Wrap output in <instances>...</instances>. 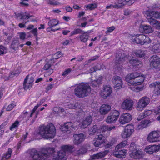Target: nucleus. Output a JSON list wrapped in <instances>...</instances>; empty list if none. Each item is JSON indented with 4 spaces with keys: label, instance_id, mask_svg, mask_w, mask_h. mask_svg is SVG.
Here are the masks:
<instances>
[{
    "label": "nucleus",
    "instance_id": "f257e3e1",
    "mask_svg": "<svg viewBox=\"0 0 160 160\" xmlns=\"http://www.w3.org/2000/svg\"><path fill=\"white\" fill-rule=\"evenodd\" d=\"M73 146L64 145L61 147V149L58 152L54 148L45 147L42 148L39 152L35 149L31 152V155L37 160H46L50 157L52 158L53 160H66L67 158V154L73 152Z\"/></svg>",
    "mask_w": 160,
    "mask_h": 160
},
{
    "label": "nucleus",
    "instance_id": "f03ea898",
    "mask_svg": "<svg viewBox=\"0 0 160 160\" xmlns=\"http://www.w3.org/2000/svg\"><path fill=\"white\" fill-rule=\"evenodd\" d=\"M38 134L43 138L48 139L54 137L56 133V129L55 126L51 123L47 125H42L39 127Z\"/></svg>",
    "mask_w": 160,
    "mask_h": 160
},
{
    "label": "nucleus",
    "instance_id": "7ed1b4c3",
    "mask_svg": "<svg viewBox=\"0 0 160 160\" xmlns=\"http://www.w3.org/2000/svg\"><path fill=\"white\" fill-rule=\"evenodd\" d=\"M145 78L144 75L136 72L129 73L125 77V80L128 83L133 85H141Z\"/></svg>",
    "mask_w": 160,
    "mask_h": 160
},
{
    "label": "nucleus",
    "instance_id": "20e7f679",
    "mask_svg": "<svg viewBox=\"0 0 160 160\" xmlns=\"http://www.w3.org/2000/svg\"><path fill=\"white\" fill-rule=\"evenodd\" d=\"M125 57L124 53H123L122 54L121 52L120 53L118 52L116 57V63L120 64L125 60L126 62L129 61V63L133 67V69L135 71H137L142 67V64L140 61L136 59H131L130 60L128 57Z\"/></svg>",
    "mask_w": 160,
    "mask_h": 160
},
{
    "label": "nucleus",
    "instance_id": "39448f33",
    "mask_svg": "<svg viewBox=\"0 0 160 160\" xmlns=\"http://www.w3.org/2000/svg\"><path fill=\"white\" fill-rule=\"evenodd\" d=\"M91 91V88L88 84L82 82L75 88L74 92L77 97L81 98L88 95Z\"/></svg>",
    "mask_w": 160,
    "mask_h": 160
},
{
    "label": "nucleus",
    "instance_id": "423d86ee",
    "mask_svg": "<svg viewBox=\"0 0 160 160\" xmlns=\"http://www.w3.org/2000/svg\"><path fill=\"white\" fill-rule=\"evenodd\" d=\"M138 146L134 142H132L129 148V156L133 159L139 160L143 158L144 154L141 149H138Z\"/></svg>",
    "mask_w": 160,
    "mask_h": 160
},
{
    "label": "nucleus",
    "instance_id": "0eeeda50",
    "mask_svg": "<svg viewBox=\"0 0 160 160\" xmlns=\"http://www.w3.org/2000/svg\"><path fill=\"white\" fill-rule=\"evenodd\" d=\"M129 38L133 42L142 45L148 44L150 41L148 37L142 34H137L136 35H130Z\"/></svg>",
    "mask_w": 160,
    "mask_h": 160
},
{
    "label": "nucleus",
    "instance_id": "6e6552de",
    "mask_svg": "<svg viewBox=\"0 0 160 160\" xmlns=\"http://www.w3.org/2000/svg\"><path fill=\"white\" fill-rule=\"evenodd\" d=\"M115 128V127L113 125H103L99 128L97 126L94 125L89 129L88 132L90 135H93L97 132H103L107 131H111Z\"/></svg>",
    "mask_w": 160,
    "mask_h": 160
},
{
    "label": "nucleus",
    "instance_id": "1a4fd4ad",
    "mask_svg": "<svg viewBox=\"0 0 160 160\" xmlns=\"http://www.w3.org/2000/svg\"><path fill=\"white\" fill-rule=\"evenodd\" d=\"M147 139L151 143L160 142V129L151 132L147 135Z\"/></svg>",
    "mask_w": 160,
    "mask_h": 160
},
{
    "label": "nucleus",
    "instance_id": "9d476101",
    "mask_svg": "<svg viewBox=\"0 0 160 160\" xmlns=\"http://www.w3.org/2000/svg\"><path fill=\"white\" fill-rule=\"evenodd\" d=\"M150 102V98L146 96H144L140 99L137 102L136 108L139 111L143 110L149 104Z\"/></svg>",
    "mask_w": 160,
    "mask_h": 160
},
{
    "label": "nucleus",
    "instance_id": "9b49d317",
    "mask_svg": "<svg viewBox=\"0 0 160 160\" xmlns=\"http://www.w3.org/2000/svg\"><path fill=\"white\" fill-rule=\"evenodd\" d=\"M134 132V127L132 124H128L124 128L121 134V136L124 139L130 137Z\"/></svg>",
    "mask_w": 160,
    "mask_h": 160
},
{
    "label": "nucleus",
    "instance_id": "f8f14e48",
    "mask_svg": "<svg viewBox=\"0 0 160 160\" xmlns=\"http://www.w3.org/2000/svg\"><path fill=\"white\" fill-rule=\"evenodd\" d=\"M119 115V112L117 110L112 111L107 117L106 122L109 124L115 123L118 118Z\"/></svg>",
    "mask_w": 160,
    "mask_h": 160
},
{
    "label": "nucleus",
    "instance_id": "ddd939ff",
    "mask_svg": "<svg viewBox=\"0 0 160 160\" xmlns=\"http://www.w3.org/2000/svg\"><path fill=\"white\" fill-rule=\"evenodd\" d=\"M134 102L130 98L124 99L121 106L122 109L125 110L131 111L133 107Z\"/></svg>",
    "mask_w": 160,
    "mask_h": 160
},
{
    "label": "nucleus",
    "instance_id": "4468645a",
    "mask_svg": "<svg viewBox=\"0 0 160 160\" xmlns=\"http://www.w3.org/2000/svg\"><path fill=\"white\" fill-rule=\"evenodd\" d=\"M112 88L108 85H106L103 87L99 92L100 96L103 98L106 99L112 93Z\"/></svg>",
    "mask_w": 160,
    "mask_h": 160
},
{
    "label": "nucleus",
    "instance_id": "2eb2a0df",
    "mask_svg": "<svg viewBox=\"0 0 160 160\" xmlns=\"http://www.w3.org/2000/svg\"><path fill=\"white\" fill-rule=\"evenodd\" d=\"M136 0H118L116 2L113 7L114 8H119L126 5H131Z\"/></svg>",
    "mask_w": 160,
    "mask_h": 160
},
{
    "label": "nucleus",
    "instance_id": "dca6fc26",
    "mask_svg": "<svg viewBox=\"0 0 160 160\" xmlns=\"http://www.w3.org/2000/svg\"><path fill=\"white\" fill-rule=\"evenodd\" d=\"M34 76L32 74L28 75L26 77L23 83V88L25 89L31 88L33 82Z\"/></svg>",
    "mask_w": 160,
    "mask_h": 160
},
{
    "label": "nucleus",
    "instance_id": "f3484780",
    "mask_svg": "<svg viewBox=\"0 0 160 160\" xmlns=\"http://www.w3.org/2000/svg\"><path fill=\"white\" fill-rule=\"evenodd\" d=\"M150 65L152 67L158 68L160 66V57L156 55H154L151 57Z\"/></svg>",
    "mask_w": 160,
    "mask_h": 160
},
{
    "label": "nucleus",
    "instance_id": "a211bd4d",
    "mask_svg": "<svg viewBox=\"0 0 160 160\" xmlns=\"http://www.w3.org/2000/svg\"><path fill=\"white\" fill-rule=\"evenodd\" d=\"M77 127V124L74 122L72 123L71 122H67L62 126L61 129L64 132H67L68 131H71L73 129H75Z\"/></svg>",
    "mask_w": 160,
    "mask_h": 160
},
{
    "label": "nucleus",
    "instance_id": "6ab92c4d",
    "mask_svg": "<svg viewBox=\"0 0 160 160\" xmlns=\"http://www.w3.org/2000/svg\"><path fill=\"white\" fill-rule=\"evenodd\" d=\"M132 120V116L128 113H123L119 118V121L121 124H124L129 122Z\"/></svg>",
    "mask_w": 160,
    "mask_h": 160
},
{
    "label": "nucleus",
    "instance_id": "aec40b11",
    "mask_svg": "<svg viewBox=\"0 0 160 160\" xmlns=\"http://www.w3.org/2000/svg\"><path fill=\"white\" fill-rule=\"evenodd\" d=\"M105 142V139L101 134L96 136L93 140V144L95 147H99Z\"/></svg>",
    "mask_w": 160,
    "mask_h": 160
},
{
    "label": "nucleus",
    "instance_id": "412c9836",
    "mask_svg": "<svg viewBox=\"0 0 160 160\" xmlns=\"http://www.w3.org/2000/svg\"><path fill=\"white\" fill-rule=\"evenodd\" d=\"M151 88H154L153 93L155 96L160 94V81H157L151 83L149 85Z\"/></svg>",
    "mask_w": 160,
    "mask_h": 160
},
{
    "label": "nucleus",
    "instance_id": "4be33fe9",
    "mask_svg": "<svg viewBox=\"0 0 160 160\" xmlns=\"http://www.w3.org/2000/svg\"><path fill=\"white\" fill-rule=\"evenodd\" d=\"M112 82L114 84V88L116 90L121 88L123 84L122 79L119 76H115L113 77Z\"/></svg>",
    "mask_w": 160,
    "mask_h": 160
},
{
    "label": "nucleus",
    "instance_id": "5701e85b",
    "mask_svg": "<svg viewBox=\"0 0 160 160\" xmlns=\"http://www.w3.org/2000/svg\"><path fill=\"white\" fill-rule=\"evenodd\" d=\"M109 151L105 150L103 151L100 152L98 153L90 156V160H95L100 159L104 157L109 152Z\"/></svg>",
    "mask_w": 160,
    "mask_h": 160
},
{
    "label": "nucleus",
    "instance_id": "b1692460",
    "mask_svg": "<svg viewBox=\"0 0 160 160\" xmlns=\"http://www.w3.org/2000/svg\"><path fill=\"white\" fill-rule=\"evenodd\" d=\"M139 30L140 32H144L146 34L152 33L153 32V29L150 26L147 25L141 24L140 26Z\"/></svg>",
    "mask_w": 160,
    "mask_h": 160
},
{
    "label": "nucleus",
    "instance_id": "393cba45",
    "mask_svg": "<svg viewBox=\"0 0 160 160\" xmlns=\"http://www.w3.org/2000/svg\"><path fill=\"white\" fill-rule=\"evenodd\" d=\"M92 121V118L91 116H89L84 118L82 121L79 123V127L82 128H86L90 125Z\"/></svg>",
    "mask_w": 160,
    "mask_h": 160
},
{
    "label": "nucleus",
    "instance_id": "a878e982",
    "mask_svg": "<svg viewBox=\"0 0 160 160\" xmlns=\"http://www.w3.org/2000/svg\"><path fill=\"white\" fill-rule=\"evenodd\" d=\"M149 48L152 52L159 53L160 52V44L157 41H155L151 44Z\"/></svg>",
    "mask_w": 160,
    "mask_h": 160
},
{
    "label": "nucleus",
    "instance_id": "bb28decb",
    "mask_svg": "<svg viewBox=\"0 0 160 160\" xmlns=\"http://www.w3.org/2000/svg\"><path fill=\"white\" fill-rule=\"evenodd\" d=\"M74 140L73 143L76 144H79L82 142L85 139V137L82 133L75 134L73 135Z\"/></svg>",
    "mask_w": 160,
    "mask_h": 160
},
{
    "label": "nucleus",
    "instance_id": "cd10ccee",
    "mask_svg": "<svg viewBox=\"0 0 160 160\" xmlns=\"http://www.w3.org/2000/svg\"><path fill=\"white\" fill-rule=\"evenodd\" d=\"M149 12L148 13L146 18L150 23L157 29H160V22L156 20H152L151 17L148 15Z\"/></svg>",
    "mask_w": 160,
    "mask_h": 160
},
{
    "label": "nucleus",
    "instance_id": "c85d7f7f",
    "mask_svg": "<svg viewBox=\"0 0 160 160\" xmlns=\"http://www.w3.org/2000/svg\"><path fill=\"white\" fill-rule=\"evenodd\" d=\"M127 150L123 149L121 150H116L113 152V155L118 158H124L126 155Z\"/></svg>",
    "mask_w": 160,
    "mask_h": 160
},
{
    "label": "nucleus",
    "instance_id": "c756f323",
    "mask_svg": "<svg viewBox=\"0 0 160 160\" xmlns=\"http://www.w3.org/2000/svg\"><path fill=\"white\" fill-rule=\"evenodd\" d=\"M149 12L148 15L151 17L152 20H155V18H160V13L155 11H147L144 12V16L146 18L148 13Z\"/></svg>",
    "mask_w": 160,
    "mask_h": 160
},
{
    "label": "nucleus",
    "instance_id": "7c9ffc66",
    "mask_svg": "<svg viewBox=\"0 0 160 160\" xmlns=\"http://www.w3.org/2000/svg\"><path fill=\"white\" fill-rule=\"evenodd\" d=\"M151 123V121L148 120H144L142 121L136 127L137 130H142L146 128Z\"/></svg>",
    "mask_w": 160,
    "mask_h": 160
},
{
    "label": "nucleus",
    "instance_id": "2f4dec72",
    "mask_svg": "<svg viewBox=\"0 0 160 160\" xmlns=\"http://www.w3.org/2000/svg\"><path fill=\"white\" fill-rule=\"evenodd\" d=\"M153 111L146 109L141 113L138 116L137 119L139 121L150 115L152 113Z\"/></svg>",
    "mask_w": 160,
    "mask_h": 160
},
{
    "label": "nucleus",
    "instance_id": "473e14b6",
    "mask_svg": "<svg viewBox=\"0 0 160 160\" xmlns=\"http://www.w3.org/2000/svg\"><path fill=\"white\" fill-rule=\"evenodd\" d=\"M111 109V106L108 104H103L100 108V112L102 115L107 114Z\"/></svg>",
    "mask_w": 160,
    "mask_h": 160
},
{
    "label": "nucleus",
    "instance_id": "72a5a7b5",
    "mask_svg": "<svg viewBox=\"0 0 160 160\" xmlns=\"http://www.w3.org/2000/svg\"><path fill=\"white\" fill-rule=\"evenodd\" d=\"M128 84V88L130 89L131 90L136 92H138L139 91H142L143 89V86H136L137 85H131V84Z\"/></svg>",
    "mask_w": 160,
    "mask_h": 160
},
{
    "label": "nucleus",
    "instance_id": "f704fd0d",
    "mask_svg": "<svg viewBox=\"0 0 160 160\" xmlns=\"http://www.w3.org/2000/svg\"><path fill=\"white\" fill-rule=\"evenodd\" d=\"M82 33V34L79 36L80 40L83 42H86L88 40L89 35L87 32L83 31Z\"/></svg>",
    "mask_w": 160,
    "mask_h": 160
},
{
    "label": "nucleus",
    "instance_id": "c9c22d12",
    "mask_svg": "<svg viewBox=\"0 0 160 160\" xmlns=\"http://www.w3.org/2000/svg\"><path fill=\"white\" fill-rule=\"evenodd\" d=\"M59 21L56 19H50L48 22V25L50 27H53L56 26L59 23Z\"/></svg>",
    "mask_w": 160,
    "mask_h": 160
},
{
    "label": "nucleus",
    "instance_id": "e433bc0d",
    "mask_svg": "<svg viewBox=\"0 0 160 160\" xmlns=\"http://www.w3.org/2000/svg\"><path fill=\"white\" fill-rule=\"evenodd\" d=\"M18 16L20 17V18L23 20L28 19L30 17L32 16V15L27 12H25L23 14H19Z\"/></svg>",
    "mask_w": 160,
    "mask_h": 160
},
{
    "label": "nucleus",
    "instance_id": "4c0bfd02",
    "mask_svg": "<svg viewBox=\"0 0 160 160\" xmlns=\"http://www.w3.org/2000/svg\"><path fill=\"white\" fill-rule=\"evenodd\" d=\"M45 100L44 99L41 100L37 104L34 108L33 109L32 111V112L30 114V117H31L32 116L33 114L35 112L36 110L38 108L40 107L41 105H42L44 102H45Z\"/></svg>",
    "mask_w": 160,
    "mask_h": 160
},
{
    "label": "nucleus",
    "instance_id": "58836bf2",
    "mask_svg": "<svg viewBox=\"0 0 160 160\" xmlns=\"http://www.w3.org/2000/svg\"><path fill=\"white\" fill-rule=\"evenodd\" d=\"M128 143V142L127 140L123 141L116 146L115 150H118L119 149L125 147Z\"/></svg>",
    "mask_w": 160,
    "mask_h": 160
},
{
    "label": "nucleus",
    "instance_id": "ea45409f",
    "mask_svg": "<svg viewBox=\"0 0 160 160\" xmlns=\"http://www.w3.org/2000/svg\"><path fill=\"white\" fill-rule=\"evenodd\" d=\"M12 152V150L11 148H9L6 154L3 155L2 159L4 160V159H8L11 157Z\"/></svg>",
    "mask_w": 160,
    "mask_h": 160
},
{
    "label": "nucleus",
    "instance_id": "a19ab883",
    "mask_svg": "<svg viewBox=\"0 0 160 160\" xmlns=\"http://www.w3.org/2000/svg\"><path fill=\"white\" fill-rule=\"evenodd\" d=\"M144 151L149 154H152L153 153L152 146L151 145L146 146L144 149Z\"/></svg>",
    "mask_w": 160,
    "mask_h": 160
},
{
    "label": "nucleus",
    "instance_id": "79ce46f5",
    "mask_svg": "<svg viewBox=\"0 0 160 160\" xmlns=\"http://www.w3.org/2000/svg\"><path fill=\"white\" fill-rule=\"evenodd\" d=\"M134 53L137 57H142L145 55L144 52L141 50H138L135 51Z\"/></svg>",
    "mask_w": 160,
    "mask_h": 160
},
{
    "label": "nucleus",
    "instance_id": "37998d69",
    "mask_svg": "<svg viewBox=\"0 0 160 160\" xmlns=\"http://www.w3.org/2000/svg\"><path fill=\"white\" fill-rule=\"evenodd\" d=\"M87 149L85 148H82L79 150L77 151L76 153H75V155H80L84 154L87 152Z\"/></svg>",
    "mask_w": 160,
    "mask_h": 160
},
{
    "label": "nucleus",
    "instance_id": "c03bdc74",
    "mask_svg": "<svg viewBox=\"0 0 160 160\" xmlns=\"http://www.w3.org/2000/svg\"><path fill=\"white\" fill-rule=\"evenodd\" d=\"M20 68H19L18 70H16L14 72H11L9 77H13L14 76H17L19 74L20 72Z\"/></svg>",
    "mask_w": 160,
    "mask_h": 160
},
{
    "label": "nucleus",
    "instance_id": "a18cd8bd",
    "mask_svg": "<svg viewBox=\"0 0 160 160\" xmlns=\"http://www.w3.org/2000/svg\"><path fill=\"white\" fill-rule=\"evenodd\" d=\"M153 153L158 152L160 150V145H152Z\"/></svg>",
    "mask_w": 160,
    "mask_h": 160
},
{
    "label": "nucleus",
    "instance_id": "49530a36",
    "mask_svg": "<svg viewBox=\"0 0 160 160\" xmlns=\"http://www.w3.org/2000/svg\"><path fill=\"white\" fill-rule=\"evenodd\" d=\"M83 31L79 28L76 29L71 33V35L72 36L74 35L82 33Z\"/></svg>",
    "mask_w": 160,
    "mask_h": 160
},
{
    "label": "nucleus",
    "instance_id": "de8ad7c7",
    "mask_svg": "<svg viewBox=\"0 0 160 160\" xmlns=\"http://www.w3.org/2000/svg\"><path fill=\"white\" fill-rule=\"evenodd\" d=\"M53 111L55 112V113H57L58 112H63L64 110L62 108L60 107H55L53 108Z\"/></svg>",
    "mask_w": 160,
    "mask_h": 160
},
{
    "label": "nucleus",
    "instance_id": "09e8293b",
    "mask_svg": "<svg viewBox=\"0 0 160 160\" xmlns=\"http://www.w3.org/2000/svg\"><path fill=\"white\" fill-rule=\"evenodd\" d=\"M19 122L17 121H16L10 128V129L11 131L15 129L18 126Z\"/></svg>",
    "mask_w": 160,
    "mask_h": 160
},
{
    "label": "nucleus",
    "instance_id": "8fccbe9b",
    "mask_svg": "<svg viewBox=\"0 0 160 160\" xmlns=\"http://www.w3.org/2000/svg\"><path fill=\"white\" fill-rule=\"evenodd\" d=\"M7 52V48L2 45L0 46V55L6 54Z\"/></svg>",
    "mask_w": 160,
    "mask_h": 160
},
{
    "label": "nucleus",
    "instance_id": "3c124183",
    "mask_svg": "<svg viewBox=\"0 0 160 160\" xmlns=\"http://www.w3.org/2000/svg\"><path fill=\"white\" fill-rule=\"evenodd\" d=\"M117 141V140L116 138H112L111 140V142L107 145L106 147L108 148H110V147L112 146Z\"/></svg>",
    "mask_w": 160,
    "mask_h": 160
},
{
    "label": "nucleus",
    "instance_id": "603ef678",
    "mask_svg": "<svg viewBox=\"0 0 160 160\" xmlns=\"http://www.w3.org/2000/svg\"><path fill=\"white\" fill-rule=\"evenodd\" d=\"M86 7L87 9L90 10H92L95 9L97 7V5L96 4H91L88 5H86Z\"/></svg>",
    "mask_w": 160,
    "mask_h": 160
},
{
    "label": "nucleus",
    "instance_id": "864d4df0",
    "mask_svg": "<svg viewBox=\"0 0 160 160\" xmlns=\"http://www.w3.org/2000/svg\"><path fill=\"white\" fill-rule=\"evenodd\" d=\"M115 28V27L112 26V27H108L107 28V31L106 32V34H109L112 32Z\"/></svg>",
    "mask_w": 160,
    "mask_h": 160
},
{
    "label": "nucleus",
    "instance_id": "5fc2aeb1",
    "mask_svg": "<svg viewBox=\"0 0 160 160\" xmlns=\"http://www.w3.org/2000/svg\"><path fill=\"white\" fill-rule=\"evenodd\" d=\"M16 105L15 103H13L9 104L7 107L6 109L7 111H10L12 110Z\"/></svg>",
    "mask_w": 160,
    "mask_h": 160
},
{
    "label": "nucleus",
    "instance_id": "6e6d98bb",
    "mask_svg": "<svg viewBox=\"0 0 160 160\" xmlns=\"http://www.w3.org/2000/svg\"><path fill=\"white\" fill-rule=\"evenodd\" d=\"M51 5H57L60 4V3L58 1H54V0H47Z\"/></svg>",
    "mask_w": 160,
    "mask_h": 160
},
{
    "label": "nucleus",
    "instance_id": "4d7b16f0",
    "mask_svg": "<svg viewBox=\"0 0 160 160\" xmlns=\"http://www.w3.org/2000/svg\"><path fill=\"white\" fill-rule=\"evenodd\" d=\"M72 71V69L70 68H68L66 69L63 72L62 74V75L64 77H65Z\"/></svg>",
    "mask_w": 160,
    "mask_h": 160
},
{
    "label": "nucleus",
    "instance_id": "13d9d810",
    "mask_svg": "<svg viewBox=\"0 0 160 160\" xmlns=\"http://www.w3.org/2000/svg\"><path fill=\"white\" fill-rule=\"evenodd\" d=\"M62 53L60 52H58L56 53L53 56V58L57 59L60 58L62 56Z\"/></svg>",
    "mask_w": 160,
    "mask_h": 160
},
{
    "label": "nucleus",
    "instance_id": "bf43d9fd",
    "mask_svg": "<svg viewBox=\"0 0 160 160\" xmlns=\"http://www.w3.org/2000/svg\"><path fill=\"white\" fill-rule=\"evenodd\" d=\"M26 35V33L24 32H22L19 33V36L21 39H24L25 38Z\"/></svg>",
    "mask_w": 160,
    "mask_h": 160
},
{
    "label": "nucleus",
    "instance_id": "052dcab7",
    "mask_svg": "<svg viewBox=\"0 0 160 160\" xmlns=\"http://www.w3.org/2000/svg\"><path fill=\"white\" fill-rule=\"evenodd\" d=\"M4 127L3 124H2L0 126V138L2 137L4 132V130L2 129Z\"/></svg>",
    "mask_w": 160,
    "mask_h": 160
},
{
    "label": "nucleus",
    "instance_id": "680f3d73",
    "mask_svg": "<svg viewBox=\"0 0 160 160\" xmlns=\"http://www.w3.org/2000/svg\"><path fill=\"white\" fill-rule=\"evenodd\" d=\"M51 66V65L49 62L47 63L44 66L43 69L45 70H48L50 68Z\"/></svg>",
    "mask_w": 160,
    "mask_h": 160
},
{
    "label": "nucleus",
    "instance_id": "e2e57ef3",
    "mask_svg": "<svg viewBox=\"0 0 160 160\" xmlns=\"http://www.w3.org/2000/svg\"><path fill=\"white\" fill-rule=\"evenodd\" d=\"M99 66V65H98L96 66L91 69L90 70L91 71L90 72H92L96 71L99 70L100 69L98 67Z\"/></svg>",
    "mask_w": 160,
    "mask_h": 160
},
{
    "label": "nucleus",
    "instance_id": "0e129e2a",
    "mask_svg": "<svg viewBox=\"0 0 160 160\" xmlns=\"http://www.w3.org/2000/svg\"><path fill=\"white\" fill-rule=\"evenodd\" d=\"M31 32L32 33L34 36H37L38 35L37 29L36 28L31 31Z\"/></svg>",
    "mask_w": 160,
    "mask_h": 160
},
{
    "label": "nucleus",
    "instance_id": "69168bd1",
    "mask_svg": "<svg viewBox=\"0 0 160 160\" xmlns=\"http://www.w3.org/2000/svg\"><path fill=\"white\" fill-rule=\"evenodd\" d=\"M54 86V84H50L46 88V90L48 91L51 89Z\"/></svg>",
    "mask_w": 160,
    "mask_h": 160
},
{
    "label": "nucleus",
    "instance_id": "338daca9",
    "mask_svg": "<svg viewBox=\"0 0 160 160\" xmlns=\"http://www.w3.org/2000/svg\"><path fill=\"white\" fill-rule=\"evenodd\" d=\"M102 76L99 77L96 80V81L98 82L97 83H98L99 84H101L102 81Z\"/></svg>",
    "mask_w": 160,
    "mask_h": 160
},
{
    "label": "nucleus",
    "instance_id": "774afa93",
    "mask_svg": "<svg viewBox=\"0 0 160 160\" xmlns=\"http://www.w3.org/2000/svg\"><path fill=\"white\" fill-rule=\"evenodd\" d=\"M66 10L68 12H71L72 10V8L70 6H66L65 8Z\"/></svg>",
    "mask_w": 160,
    "mask_h": 160
}]
</instances>
